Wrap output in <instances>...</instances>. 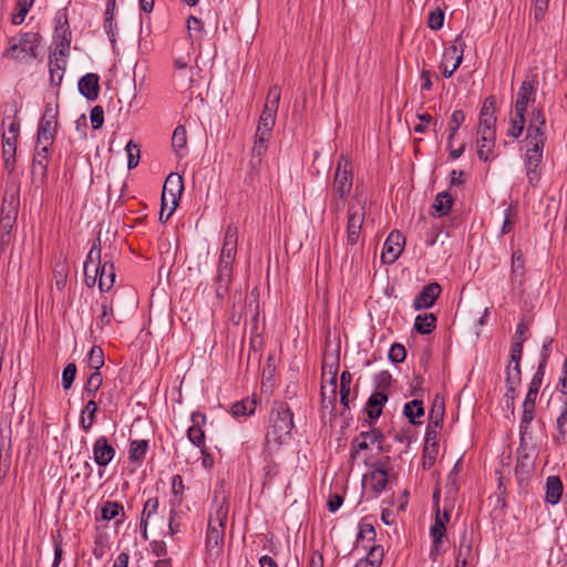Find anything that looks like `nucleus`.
I'll return each instance as SVG.
<instances>
[{"label": "nucleus", "mask_w": 567, "mask_h": 567, "mask_svg": "<svg viewBox=\"0 0 567 567\" xmlns=\"http://www.w3.org/2000/svg\"><path fill=\"white\" fill-rule=\"evenodd\" d=\"M546 116L542 107L534 109L529 114L526 136L524 167L528 183L535 186L540 178V165L544 157V148L547 141Z\"/></svg>", "instance_id": "f257e3e1"}, {"label": "nucleus", "mask_w": 567, "mask_h": 567, "mask_svg": "<svg viewBox=\"0 0 567 567\" xmlns=\"http://www.w3.org/2000/svg\"><path fill=\"white\" fill-rule=\"evenodd\" d=\"M237 244L238 229L235 225L230 224L225 230L216 275L213 278L215 295L219 300H223L228 295L233 282V265L236 258Z\"/></svg>", "instance_id": "f03ea898"}, {"label": "nucleus", "mask_w": 567, "mask_h": 567, "mask_svg": "<svg viewBox=\"0 0 567 567\" xmlns=\"http://www.w3.org/2000/svg\"><path fill=\"white\" fill-rule=\"evenodd\" d=\"M293 429L292 412L287 403H275L269 414V426L266 433L267 443L282 444L290 437Z\"/></svg>", "instance_id": "7ed1b4c3"}, {"label": "nucleus", "mask_w": 567, "mask_h": 567, "mask_svg": "<svg viewBox=\"0 0 567 567\" xmlns=\"http://www.w3.org/2000/svg\"><path fill=\"white\" fill-rule=\"evenodd\" d=\"M41 41L42 35L39 32H20L18 37L9 40L10 45L3 51L2 56L19 63L35 60Z\"/></svg>", "instance_id": "20e7f679"}, {"label": "nucleus", "mask_w": 567, "mask_h": 567, "mask_svg": "<svg viewBox=\"0 0 567 567\" xmlns=\"http://www.w3.org/2000/svg\"><path fill=\"white\" fill-rule=\"evenodd\" d=\"M280 101V89L274 85L269 89L264 110L260 114L256 135L258 136H271V132L276 122V115Z\"/></svg>", "instance_id": "39448f33"}, {"label": "nucleus", "mask_w": 567, "mask_h": 567, "mask_svg": "<svg viewBox=\"0 0 567 567\" xmlns=\"http://www.w3.org/2000/svg\"><path fill=\"white\" fill-rule=\"evenodd\" d=\"M55 27L53 32V43L55 54L69 56L72 41V32L69 24L68 14L64 10H59L54 18Z\"/></svg>", "instance_id": "423d86ee"}, {"label": "nucleus", "mask_w": 567, "mask_h": 567, "mask_svg": "<svg viewBox=\"0 0 567 567\" xmlns=\"http://www.w3.org/2000/svg\"><path fill=\"white\" fill-rule=\"evenodd\" d=\"M353 185V169L351 161L341 154L336 165L331 193L349 195Z\"/></svg>", "instance_id": "0eeeda50"}, {"label": "nucleus", "mask_w": 567, "mask_h": 567, "mask_svg": "<svg viewBox=\"0 0 567 567\" xmlns=\"http://www.w3.org/2000/svg\"><path fill=\"white\" fill-rule=\"evenodd\" d=\"M56 125L58 109H53L48 104L38 126L35 145L52 147L55 140Z\"/></svg>", "instance_id": "6e6552de"}, {"label": "nucleus", "mask_w": 567, "mask_h": 567, "mask_svg": "<svg viewBox=\"0 0 567 567\" xmlns=\"http://www.w3.org/2000/svg\"><path fill=\"white\" fill-rule=\"evenodd\" d=\"M365 217V202H358V204H350L348 207L347 220V244L350 246L359 241L362 225Z\"/></svg>", "instance_id": "1a4fd4ad"}, {"label": "nucleus", "mask_w": 567, "mask_h": 567, "mask_svg": "<svg viewBox=\"0 0 567 567\" xmlns=\"http://www.w3.org/2000/svg\"><path fill=\"white\" fill-rule=\"evenodd\" d=\"M463 47L464 43L462 42L461 37H457L454 44L444 50L442 61L440 63V69L442 70L444 78H451L461 65L464 52Z\"/></svg>", "instance_id": "9d476101"}, {"label": "nucleus", "mask_w": 567, "mask_h": 567, "mask_svg": "<svg viewBox=\"0 0 567 567\" xmlns=\"http://www.w3.org/2000/svg\"><path fill=\"white\" fill-rule=\"evenodd\" d=\"M19 209V197L14 194L4 196L0 209V233L12 234L17 221Z\"/></svg>", "instance_id": "9b49d317"}, {"label": "nucleus", "mask_w": 567, "mask_h": 567, "mask_svg": "<svg viewBox=\"0 0 567 567\" xmlns=\"http://www.w3.org/2000/svg\"><path fill=\"white\" fill-rule=\"evenodd\" d=\"M115 267L111 259H107V255H104L102 264L93 267L92 284L99 281V288L101 291H109L115 282Z\"/></svg>", "instance_id": "f8f14e48"}, {"label": "nucleus", "mask_w": 567, "mask_h": 567, "mask_svg": "<svg viewBox=\"0 0 567 567\" xmlns=\"http://www.w3.org/2000/svg\"><path fill=\"white\" fill-rule=\"evenodd\" d=\"M404 244V236L399 230H392L383 246L382 262L393 264L401 256Z\"/></svg>", "instance_id": "ddd939ff"}, {"label": "nucleus", "mask_w": 567, "mask_h": 567, "mask_svg": "<svg viewBox=\"0 0 567 567\" xmlns=\"http://www.w3.org/2000/svg\"><path fill=\"white\" fill-rule=\"evenodd\" d=\"M537 85L536 75L530 80L526 79L522 82L514 104V111L526 113L527 106L535 102Z\"/></svg>", "instance_id": "4468645a"}, {"label": "nucleus", "mask_w": 567, "mask_h": 567, "mask_svg": "<svg viewBox=\"0 0 567 567\" xmlns=\"http://www.w3.org/2000/svg\"><path fill=\"white\" fill-rule=\"evenodd\" d=\"M184 184L183 178L177 173H171L165 179L163 190H162V202L163 206L167 205V200L169 199L174 207L177 206L178 199L183 193Z\"/></svg>", "instance_id": "2eb2a0df"}, {"label": "nucleus", "mask_w": 567, "mask_h": 567, "mask_svg": "<svg viewBox=\"0 0 567 567\" xmlns=\"http://www.w3.org/2000/svg\"><path fill=\"white\" fill-rule=\"evenodd\" d=\"M51 147L35 145V152L32 159L31 174L35 182L43 183L48 175V163Z\"/></svg>", "instance_id": "dca6fc26"}, {"label": "nucleus", "mask_w": 567, "mask_h": 567, "mask_svg": "<svg viewBox=\"0 0 567 567\" xmlns=\"http://www.w3.org/2000/svg\"><path fill=\"white\" fill-rule=\"evenodd\" d=\"M442 287L439 282L434 281L425 285L414 298L413 308L415 310L431 308L440 297Z\"/></svg>", "instance_id": "f3484780"}, {"label": "nucleus", "mask_w": 567, "mask_h": 567, "mask_svg": "<svg viewBox=\"0 0 567 567\" xmlns=\"http://www.w3.org/2000/svg\"><path fill=\"white\" fill-rule=\"evenodd\" d=\"M115 449L105 436H99L93 444V458L100 467L107 466L115 456Z\"/></svg>", "instance_id": "a211bd4d"}, {"label": "nucleus", "mask_w": 567, "mask_h": 567, "mask_svg": "<svg viewBox=\"0 0 567 567\" xmlns=\"http://www.w3.org/2000/svg\"><path fill=\"white\" fill-rule=\"evenodd\" d=\"M205 422L206 415L204 413H192V425L187 430V437L197 447L205 446V432L202 427Z\"/></svg>", "instance_id": "6ab92c4d"}, {"label": "nucleus", "mask_w": 567, "mask_h": 567, "mask_svg": "<svg viewBox=\"0 0 567 567\" xmlns=\"http://www.w3.org/2000/svg\"><path fill=\"white\" fill-rule=\"evenodd\" d=\"M100 76L96 73H86L78 82V89L89 101H95L100 93Z\"/></svg>", "instance_id": "aec40b11"}, {"label": "nucleus", "mask_w": 567, "mask_h": 567, "mask_svg": "<svg viewBox=\"0 0 567 567\" xmlns=\"http://www.w3.org/2000/svg\"><path fill=\"white\" fill-rule=\"evenodd\" d=\"M69 56H60L55 52L49 55V74L50 83L53 86H60L66 69V62Z\"/></svg>", "instance_id": "412c9836"}, {"label": "nucleus", "mask_w": 567, "mask_h": 567, "mask_svg": "<svg viewBox=\"0 0 567 567\" xmlns=\"http://www.w3.org/2000/svg\"><path fill=\"white\" fill-rule=\"evenodd\" d=\"M450 512L447 509L441 511L437 507L435 513V519L430 528V535L435 538V543H443V538L446 535V524L450 522Z\"/></svg>", "instance_id": "4be33fe9"}, {"label": "nucleus", "mask_w": 567, "mask_h": 567, "mask_svg": "<svg viewBox=\"0 0 567 567\" xmlns=\"http://www.w3.org/2000/svg\"><path fill=\"white\" fill-rule=\"evenodd\" d=\"M388 401V395L383 391L373 392L367 401L364 411L371 420H378L382 414V409Z\"/></svg>", "instance_id": "5701e85b"}, {"label": "nucleus", "mask_w": 567, "mask_h": 567, "mask_svg": "<svg viewBox=\"0 0 567 567\" xmlns=\"http://www.w3.org/2000/svg\"><path fill=\"white\" fill-rule=\"evenodd\" d=\"M16 152H17V143L14 137H9V135H2V157L4 168L12 173L16 167Z\"/></svg>", "instance_id": "b1692460"}, {"label": "nucleus", "mask_w": 567, "mask_h": 567, "mask_svg": "<svg viewBox=\"0 0 567 567\" xmlns=\"http://www.w3.org/2000/svg\"><path fill=\"white\" fill-rule=\"evenodd\" d=\"M535 404L533 402L524 401L523 402V412L522 419L519 423V445L525 444V436L529 432L530 424L535 416Z\"/></svg>", "instance_id": "393cba45"}, {"label": "nucleus", "mask_w": 567, "mask_h": 567, "mask_svg": "<svg viewBox=\"0 0 567 567\" xmlns=\"http://www.w3.org/2000/svg\"><path fill=\"white\" fill-rule=\"evenodd\" d=\"M561 494H563L561 480L556 475L548 476L546 480L545 501L551 505H555L560 501Z\"/></svg>", "instance_id": "a878e982"}, {"label": "nucleus", "mask_w": 567, "mask_h": 567, "mask_svg": "<svg viewBox=\"0 0 567 567\" xmlns=\"http://www.w3.org/2000/svg\"><path fill=\"white\" fill-rule=\"evenodd\" d=\"M338 370H339V358L332 357L331 362L327 359L323 360L322 364V384L327 383L330 388L338 386Z\"/></svg>", "instance_id": "bb28decb"}, {"label": "nucleus", "mask_w": 567, "mask_h": 567, "mask_svg": "<svg viewBox=\"0 0 567 567\" xmlns=\"http://www.w3.org/2000/svg\"><path fill=\"white\" fill-rule=\"evenodd\" d=\"M384 550L380 545L370 547L368 555L361 558L354 567H380L383 560Z\"/></svg>", "instance_id": "cd10ccee"}, {"label": "nucleus", "mask_w": 567, "mask_h": 567, "mask_svg": "<svg viewBox=\"0 0 567 567\" xmlns=\"http://www.w3.org/2000/svg\"><path fill=\"white\" fill-rule=\"evenodd\" d=\"M257 401L252 398H245L240 401L235 402L230 406V413L234 417H247L255 413Z\"/></svg>", "instance_id": "c85d7f7f"}, {"label": "nucleus", "mask_w": 567, "mask_h": 567, "mask_svg": "<svg viewBox=\"0 0 567 567\" xmlns=\"http://www.w3.org/2000/svg\"><path fill=\"white\" fill-rule=\"evenodd\" d=\"M186 27L192 45L200 47V41L205 33L203 21L194 16H189Z\"/></svg>", "instance_id": "c756f323"}, {"label": "nucleus", "mask_w": 567, "mask_h": 567, "mask_svg": "<svg viewBox=\"0 0 567 567\" xmlns=\"http://www.w3.org/2000/svg\"><path fill=\"white\" fill-rule=\"evenodd\" d=\"M99 410L97 402L91 399L81 412L80 425L84 432H89L95 422V415Z\"/></svg>", "instance_id": "7c9ffc66"}, {"label": "nucleus", "mask_w": 567, "mask_h": 567, "mask_svg": "<svg viewBox=\"0 0 567 567\" xmlns=\"http://www.w3.org/2000/svg\"><path fill=\"white\" fill-rule=\"evenodd\" d=\"M452 205V195L447 192H441L435 196L432 208L434 209L437 217H443L450 213Z\"/></svg>", "instance_id": "2f4dec72"}, {"label": "nucleus", "mask_w": 567, "mask_h": 567, "mask_svg": "<svg viewBox=\"0 0 567 567\" xmlns=\"http://www.w3.org/2000/svg\"><path fill=\"white\" fill-rule=\"evenodd\" d=\"M437 318L434 313L419 315L414 321V329L420 334H429L436 327Z\"/></svg>", "instance_id": "473e14b6"}, {"label": "nucleus", "mask_w": 567, "mask_h": 567, "mask_svg": "<svg viewBox=\"0 0 567 567\" xmlns=\"http://www.w3.org/2000/svg\"><path fill=\"white\" fill-rule=\"evenodd\" d=\"M445 405L444 400L440 395H435L430 411V423L435 429H441L444 420Z\"/></svg>", "instance_id": "72a5a7b5"}, {"label": "nucleus", "mask_w": 567, "mask_h": 567, "mask_svg": "<svg viewBox=\"0 0 567 567\" xmlns=\"http://www.w3.org/2000/svg\"><path fill=\"white\" fill-rule=\"evenodd\" d=\"M148 450L147 440H134L130 444L128 460L132 463H142Z\"/></svg>", "instance_id": "f704fd0d"}, {"label": "nucleus", "mask_w": 567, "mask_h": 567, "mask_svg": "<svg viewBox=\"0 0 567 567\" xmlns=\"http://www.w3.org/2000/svg\"><path fill=\"white\" fill-rule=\"evenodd\" d=\"M369 480L373 492L379 495L388 485V471L383 467H378L369 475Z\"/></svg>", "instance_id": "c9c22d12"}, {"label": "nucleus", "mask_w": 567, "mask_h": 567, "mask_svg": "<svg viewBox=\"0 0 567 567\" xmlns=\"http://www.w3.org/2000/svg\"><path fill=\"white\" fill-rule=\"evenodd\" d=\"M525 114L526 113L514 111V115L509 121L511 125L507 131V136L517 140L522 135L526 122Z\"/></svg>", "instance_id": "e433bc0d"}, {"label": "nucleus", "mask_w": 567, "mask_h": 567, "mask_svg": "<svg viewBox=\"0 0 567 567\" xmlns=\"http://www.w3.org/2000/svg\"><path fill=\"white\" fill-rule=\"evenodd\" d=\"M404 415L409 419L411 424H419L415 419L424 415V408L422 400H412L404 404L403 408Z\"/></svg>", "instance_id": "4c0bfd02"}, {"label": "nucleus", "mask_w": 567, "mask_h": 567, "mask_svg": "<svg viewBox=\"0 0 567 567\" xmlns=\"http://www.w3.org/2000/svg\"><path fill=\"white\" fill-rule=\"evenodd\" d=\"M122 515V518L125 517L124 508L122 504L113 501H106L103 503L101 507V519L110 522L118 515Z\"/></svg>", "instance_id": "58836bf2"}, {"label": "nucleus", "mask_w": 567, "mask_h": 567, "mask_svg": "<svg viewBox=\"0 0 567 567\" xmlns=\"http://www.w3.org/2000/svg\"><path fill=\"white\" fill-rule=\"evenodd\" d=\"M353 440H358L359 442L370 440V443L378 444L380 452H388V450L383 447L384 435L380 429L373 427L369 431H362L357 436H354Z\"/></svg>", "instance_id": "ea45409f"}, {"label": "nucleus", "mask_w": 567, "mask_h": 567, "mask_svg": "<svg viewBox=\"0 0 567 567\" xmlns=\"http://www.w3.org/2000/svg\"><path fill=\"white\" fill-rule=\"evenodd\" d=\"M171 484L173 497L169 499V505L171 507H179L183 502V494L185 491L183 477L179 474L173 475Z\"/></svg>", "instance_id": "a19ab883"}, {"label": "nucleus", "mask_w": 567, "mask_h": 567, "mask_svg": "<svg viewBox=\"0 0 567 567\" xmlns=\"http://www.w3.org/2000/svg\"><path fill=\"white\" fill-rule=\"evenodd\" d=\"M544 375H545V370L537 368V370H536L535 374L533 375V379L529 383L528 392H527L524 401L536 403V399H537L540 385L543 383Z\"/></svg>", "instance_id": "79ce46f5"}, {"label": "nucleus", "mask_w": 567, "mask_h": 567, "mask_svg": "<svg viewBox=\"0 0 567 567\" xmlns=\"http://www.w3.org/2000/svg\"><path fill=\"white\" fill-rule=\"evenodd\" d=\"M496 138L476 140L477 156L481 161L487 162L494 154Z\"/></svg>", "instance_id": "37998d69"}, {"label": "nucleus", "mask_w": 567, "mask_h": 567, "mask_svg": "<svg viewBox=\"0 0 567 567\" xmlns=\"http://www.w3.org/2000/svg\"><path fill=\"white\" fill-rule=\"evenodd\" d=\"M321 408L329 410L330 414H334L337 408V388H330V393H327V385H321Z\"/></svg>", "instance_id": "c03bdc74"}, {"label": "nucleus", "mask_w": 567, "mask_h": 567, "mask_svg": "<svg viewBox=\"0 0 567 567\" xmlns=\"http://www.w3.org/2000/svg\"><path fill=\"white\" fill-rule=\"evenodd\" d=\"M87 365L93 371H100L104 365V352L100 346H93L86 355Z\"/></svg>", "instance_id": "a18cd8bd"}, {"label": "nucleus", "mask_w": 567, "mask_h": 567, "mask_svg": "<svg viewBox=\"0 0 567 567\" xmlns=\"http://www.w3.org/2000/svg\"><path fill=\"white\" fill-rule=\"evenodd\" d=\"M102 264V259H101V239L100 237H97L87 256H86V259L84 261V268L85 269H92L93 270V267H96L97 265Z\"/></svg>", "instance_id": "49530a36"}, {"label": "nucleus", "mask_w": 567, "mask_h": 567, "mask_svg": "<svg viewBox=\"0 0 567 567\" xmlns=\"http://www.w3.org/2000/svg\"><path fill=\"white\" fill-rule=\"evenodd\" d=\"M33 2H34V0H18L17 1V3H16L17 12L13 13L11 17L12 24L20 25L24 21Z\"/></svg>", "instance_id": "de8ad7c7"}, {"label": "nucleus", "mask_w": 567, "mask_h": 567, "mask_svg": "<svg viewBox=\"0 0 567 567\" xmlns=\"http://www.w3.org/2000/svg\"><path fill=\"white\" fill-rule=\"evenodd\" d=\"M525 275V260L520 249H517L512 255V278L523 279Z\"/></svg>", "instance_id": "09e8293b"}, {"label": "nucleus", "mask_w": 567, "mask_h": 567, "mask_svg": "<svg viewBox=\"0 0 567 567\" xmlns=\"http://www.w3.org/2000/svg\"><path fill=\"white\" fill-rule=\"evenodd\" d=\"M187 145V133L183 125H178L172 135V147L176 153H179Z\"/></svg>", "instance_id": "8fccbe9b"}, {"label": "nucleus", "mask_w": 567, "mask_h": 567, "mask_svg": "<svg viewBox=\"0 0 567 567\" xmlns=\"http://www.w3.org/2000/svg\"><path fill=\"white\" fill-rule=\"evenodd\" d=\"M225 536V528L208 524L206 544L208 546H218L223 544Z\"/></svg>", "instance_id": "3c124183"}, {"label": "nucleus", "mask_w": 567, "mask_h": 567, "mask_svg": "<svg viewBox=\"0 0 567 567\" xmlns=\"http://www.w3.org/2000/svg\"><path fill=\"white\" fill-rule=\"evenodd\" d=\"M476 135L477 140L496 138V122L480 120Z\"/></svg>", "instance_id": "603ef678"}, {"label": "nucleus", "mask_w": 567, "mask_h": 567, "mask_svg": "<svg viewBox=\"0 0 567 567\" xmlns=\"http://www.w3.org/2000/svg\"><path fill=\"white\" fill-rule=\"evenodd\" d=\"M228 515V506L219 504L214 513L209 514L208 524L225 528L226 519Z\"/></svg>", "instance_id": "864d4df0"}, {"label": "nucleus", "mask_w": 567, "mask_h": 567, "mask_svg": "<svg viewBox=\"0 0 567 567\" xmlns=\"http://www.w3.org/2000/svg\"><path fill=\"white\" fill-rule=\"evenodd\" d=\"M465 118H466L465 113L462 110H455L452 113L451 120L449 123V131H450L449 138H447L449 142H452L456 132L460 130L462 124L465 122Z\"/></svg>", "instance_id": "5fc2aeb1"}, {"label": "nucleus", "mask_w": 567, "mask_h": 567, "mask_svg": "<svg viewBox=\"0 0 567 567\" xmlns=\"http://www.w3.org/2000/svg\"><path fill=\"white\" fill-rule=\"evenodd\" d=\"M495 104L496 101L493 95L486 97L480 112V120L486 118L489 123L496 122Z\"/></svg>", "instance_id": "6e6d98bb"}, {"label": "nucleus", "mask_w": 567, "mask_h": 567, "mask_svg": "<svg viewBox=\"0 0 567 567\" xmlns=\"http://www.w3.org/2000/svg\"><path fill=\"white\" fill-rule=\"evenodd\" d=\"M125 151L127 153V167L130 169L135 168L140 162V146L131 140L126 144Z\"/></svg>", "instance_id": "4d7b16f0"}, {"label": "nucleus", "mask_w": 567, "mask_h": 567, "mask_svg": "<svg viewBox=\"0 0 567 567\" xmlns=\"http://www.w3.org/2000/svg\"><path fill=\"white\" fill-rule=\"evenodd\" d=\"M471 554H472V540L468 537L467 530L465 529L461 534L460 548H458V553L456 556L457 564H460L462 557L468 558L471 556Z\"/></svg>", "instance_id": "13d9d810"}, {"label": "nucleus", "mask_w": 567, "mask_h": 567, "mask_svg": "<svg viewBox=\"0 0 567 567\" xmlns=\"http://www.w3.org/2000/svg\"><path fill=\"white\" fill-rule=\"evenodd\" d=\"M159 501L157 497L148 498L143 506L141 513V520L148 522V519L155 515L158 511Z\"/></svg>", "instance_id": "bf43d9fd"}, {"label": "nucleus", "mask_w": 567, "mask_h": 567, "mask_svg": "<svg viewBox=\"0 0 567 567\" xmlns=\"http://www.w3.org/2000/svg\"><path fill=\"white\" fill-rule=\"evenodd\" d=\"M75 375L76 364L74 362L68 363L62 371V386L64 390H68L72 386Z\"/></svg>", "instance_id": "052dcab7"}, {"label": "nucleus", "mask_w": 567, "mask_h": 567, "mask_svg": "<svg viewBox=\"0 0 567 567\" xmlns=\"http://www.w3.org/2000/svg\"><path fill=\"white\" fill-rule=\"evenodd\" d=\"M506 384L518 385L522 382V370L520 365H512L511 363L506 367Z\"/></svg>", "instance_id": "680f3d73"}, {"label": "nucleus", "mask_w": 567, "mask_h": 567, "mask_svg": "<svg viewBox=\"0 0 567 567\" xmlns=\"http://www.w3.org/2000/svg\"><path fill=\"white\" fill-rule=\"evenodd\" d=\"M439 453V443H432L431 446H424L423 450V467L430 468L436 460Z\"/></svg>", "instance_id": "e2e57ef3"}, {"label": "nucleus", "mask_w": 567, "mask_h": 567, "mask_svg": "<svg viewBox=\"0 0 567 567\" xmlns=\"http://www.w3.org/2000/svg\"><path fill=\"white\" fill-rule=\"evenodd\" d=\"M348 196L349 195L341 196L340 194L331 193L329 203L330 212L338 216L343 210Z\"/></svg>", "instance_id": "0e129e2a"}, {"label": "nucleus", "mask_w": 567, "mask_h": 567, "mask_svg": "<svg viewBox=\"0 0 567 567\" xmlns=\"http://www.w3.org/2000/svg\"><path fill=\"white\" fill-rule=\"evenodd\" d=\"M444 23V11L441 8H436L429 14L427 25L432 30H440Z\"/></svg>", "instance_id": "69168bd1"}, {"label": "nucleus", "mask_w": 567, "mask_h": 567, "mask_svg": "<svg viewBox=\"0 0 567 567\" xmlns=\"http://www.w3.org/2000/svg\"><path fill=\"white\" fill-rule=\"evenodd\" d=\"M270 137L268 136H258L255 134V142H254V146H252V150H251V155H254V157H260L262 158V156L265 155L266 151H267V143L269 141Z\"/></svg>", "instance_id": "338daca9"}, {"label": "nucleus", "mask_w": 567, "mask_h": 567, "mask_svg": "<svg viewBox=\"0 0 567 567\" xmlns=\"http://www.w3.org/2000/svg\"><path fill=\"white\" fill-rule=\"evenodd\" d=\"M406 357V350L403 344L401 343H394L391 346L389 350V359L393 363H401L404 361Z\"/></svg>", "instance_id": "774afa93"}]
</instances>
